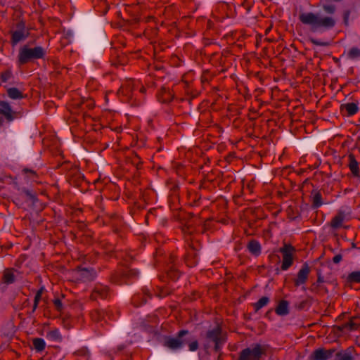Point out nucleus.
I'll list each match as a JSON object with an SVG mask.
<instances>
[{"label":"nucleus","instance_id":"obj_54","mask_svg":"<svg viewBox=\"0 0 360 360\" xmlns=\"http://www.w3.org/2000/svg\"><path fill=\"white\" fill-rule=\"evenodd\" d=\"M337 328H338V330L339 331H340V332H343L345 329H347V328L346 323H344V324H342V325H341V326H337Z\"/></svg>","mask_w":360,"mask_h":360},{"label":"nucleus","instance_id":"obj_19","mask_svg":"<svg viewBox=\"0 0 360 360\" xmlns=\"http://www.w3.org/2000/svg\"><path fill=\"white\" fill-rule=\"evenodd\" d=\"M163 15L167 20H172L173 19H177L178 10L174 5H169L165 7Z\"/></svg>","mask_w":360,"mask_h":360},{"label":"nucleus","instance_id":"obj_29","mask_svg":"<svg viewBox=\"0 0 360 360\" xmlns=\"http://www.w3.org/2000/svg\"><path fill=\"white\" fill-rule=\"evenodd\" d=\"M143 295L136 294L133 296L132 303L134 304V306H141V304L147 302V299L146 297V292L143 291Z\"/></svg>","mask_w":360,"mask_h":360},{"label":"nucleus","instance_id":"obj_35","mask_svg":"<svg viewBox=\"0 0 360 360\" xmlns=\"http://www.w3.org/2000/svg\"><path fill=\"white\" fill-rule=\"evenodd\" d=\"M78 107L80 108H84L85 106L88 109H92L94 107V101L91 98L83 99L82 101L77 104Z\"/></svg>","mask_w":360,"mask_h":360},{"label":"nucleus","instance_id":"obj_15","mask_svg":"<svg viewBox=\"0 0 360 360\" xmlns=\"http://www.w3.org/2000/svg\"><path fill=\"white\" fill-rule=\"evenodd\" d=\"M79 276L82 278L85 281H91L95 279L96 277V272L92 268L86 269V268H79Z\"/></svg>","mask_w":360,"mask_h":360},{"label":"nucleus","instance_id":"obj_51","mask_svg":"<svg viewBox=\"0 0 360 360\" xmlns=\"http://www.w3.org/2000/svg\"><path fill=\"white\" fill-rule=\"evenodd\" d=\"M342 255L341 254H338L333 257V262L335 264H338L342 261Z\"/></svg>","mask_w":360,"mask_h":360},{"label":"nucleus","instance_id":"obj_50","mask_svg":"<svg viewBox=\"0 0 360 360\" xmlns=\"http://www.w3.org/2000/svg\"><path fill=\"white\" fill-rule=\"evenodd\" d=\"M89 353V351L86 348H82L77 351H76L74 354L79 356H85Z\"/></svg>","mask_w":360,"mask_h":360},{"label":"nucleus","instance_id":"obj_30","mask_svg":"<svg viewBox=\"0 0 360 360\" xmlns=\"http://www.w3.org/2000/svg\"><path fill=\"white\" fill-rule=\"evenodd\" d=\"M47 338L53 341L60 342L62 340V336L58 329L55 328L47 333Z\"/></svg>","mask_w":360,"mask_h":360},{"label":"nucleus","instance_id":"obj_57","mask_svg":"<svg viewBox=\"0 0 360 360\" xmlns=\"http://www.w3.org/2000/svg\"><path fill=\"white\" fill-rule=\"evenodd\" d=\"M176 256H174V255H170V257H169V262H170L171 264H174V262H175V260H176Z\"/></svg>","mask_w":360,"mask_h":360},{"label":"nucleus","instance_id":"obj_4","mask_svg":"<svg viewBox=\"0 0 360 360\" xmlns=\"http://www.w3.org/2000/svg\"><path fill=\"white\" fill-rule=\"evenodd\" d=\"M205 338L207 341L214 343V350L216 352L221 351L222 346L226 341V335L223 334L222 328L219 325L207 330L205 334Z\"/></svg>","mask_w":360,"mask_h":360},{"label":"nucleus","instance_id":"obj_25","mask_svg":"<svg viewBox=\"0 0 360 360\" xmlns=\"http://www.w3.org/2000/svg\"><path fill=\"white\" fill-rule=\"evenodd\" d=\"M309 290L312 292L317 293V294H319V293L327 294L328 292V290L326 286H324L323 285H320V284L317 283L316 282L313 283L311 285V286L309 288Z\"/></svg>","mask_w":360,"mask_h":360},{"label":"nucleus","instance_id":"obj_42","mask_svg":"<svg viewBox=\"0 0 360 360\" xmlns=\"http://www.w3.org/2000/svg\"><path fill=\"white\" fill-rule=\"evenodd\" d=\"M356 317H352L349 322L346 323L347 328L349 330H354L357 328V324L354 322Z\"/></svg>","mask_w":360,"mask_h":360},{"label":"nucleus","instance_id":"obj_52","mask_svg":"<svg viewBox=\"0 0 360 360\" xmlns=\"http://www.w3.org/2000/svg\"><path fill=\"white\" fill-rule=\"evenodd\" d=\"M169 291L167 289H161L158 296L160 297H165L169 294Z\"/></svg>","mask_w":360,"mask_h":360},{"label":"nucleus","instance_id":"obj_48","mask_svg":"<svg viewBox=\"0 0 360 360\" xmlns=\"http://www.w3.org/2000/svg\"><path fill=\"white\" fill-rule=\"evenodd\" d=\"M41 298V296H40L39 294L36 293V295L34 296V299L32 312H34L36 310V309L37 308Z\"/></svg>","mask_w":360,"mask_h":360},{"label":"nucleus","instance_id":"obj_13","mask_svg":"<svg viewBox=\"0 0 360 360\" xmlns=\"http://www.w3.org/2000/svg\"><path fill=\"white\" fill-rule=\"evenodd\" d=\"M345 218V214L343 211H338L337 214L331 219L330 226L333 229H338L342 226L343 221Z\"/></svg>","mask_w":360,"mask_h":360},{"label":"nucleus","instance_id":"obj_22","mask_svg":"<svg viewBox=\"0 0 360 360\" xmlns=\"http://www.w3.org/2000/svg\"><path fill=\"white\" fill-rule=\"evenodd\" d=\"M14 269H6L4 271L2 281L6 284H11L15 282Z\"/></svg>","mask_w":360,"mask_h":360},{"label":"nucleus","instance_id":"obj_60","mask_svg":"<svg viewBox=\"0 0 360 360\" xmlns=\"http://www.w3.org/2000/svg\"><path fill=\"white\" fill-rule=\"evenodd\" d=\"M139 91L142 94H145L146 91V89L143 86H141L139 89Z\"/></svg>","mask_w":360,"mask_h":360},{"label":"nucleus","instance_id":"obj_33","mask_svg":"<svg viewBox=\"0 0 360 360\" xmlns=\"http://www.w3.org/2000/svg\"><path fill=\"white\" fill-rule=\"evenodd\" d=\"M22 191L27 196V199L30 200L33 204H34L38 200L37 194L32 192V191H30L26 188H22Z\"/></svg>","mask_w":360,"mask_h":360},{"label":"nucleus","instance_id":"obj_55","mask_svg":"<svg viewBox=\"0 0 360 360\" xmlns=\"http://www.w3.org/2000/svg\"><path fill=\"white\" fill-rule=\"evenodd\" d=\"M206 75H207V73H203V75L201 77V81L202 83H204L205 82H208V79L207 78Z\"/></svg>","mask_w":360,"mask_h":360},{"label":"nucleus","instance_id":"obj_61","mask_svg":"<svg viewBox=\"0 0 360 360\" xmlns=\"http://www.w3.org/2000/svg\"><path fill=\"white\" fill-rule=\"evenodd\" d=\"M131 21V24L132 23H136V22H139V19L138 18H134Z\"/></svg>","mask_w":360,"mask_h":360},{"label":"nucleus","instance_id":"obj_8","mask_svg":"<svg viewBox=\"0 0 360 360\" xmlns=\"http://www.w3.org/2000/svg\"><path fill=\"white\" fill-rule=\"evenodd\" d=\"M336 352V349H326L324 347H320L315 349L310 355V360H327L332 357Z\"/></svg>","mask_w":360,"mask_h":360},{"label":"nucleus","instance_id":"obj_39","mask_svg":"<svg viewBox=\"0 0 360 360\" xmlns=\"http://www.w3.org/2000/svg\"><path fill=\"white\" fill-rule=\"evenodd\" d=\"M348 57L354 59L360 57V49L357 47H352L348 52Z\"/></svg>","mask_w":360,"mask_h":360},{"label":"nucleus","instance_id":"obj_49","mask_svg":"<svg viewBox=\"0 0 360 360\" xmlns=\"http://www.w3.org/2000/svg\"><path fill=\"white\" fill-rule=\"evenodd\" d=\"M11 77V72L10 71H6L1 73V78L2 82H7Z\"/></svg>","mask_w":360,"mask_h":360},{"label":"nucleus","instance_id":"obj_41","mask_svg":"<svg viewBox=\"0 0 360 360\" xmlns=\"http://www.w3.org/2000/svg\"><path fill=\"white\" fill-rule=\"evenodd\" d=\"M323 9L328 14H334L336 11V6L333 4L323 5Z\"/></svg>","mask_w":360,"mask_h":360},{"label":"nucleus","instance_id":"obj_37","mask_svg":"<svg viewBox=\"0 0 360 360\" xmlns=\"http://www.w3.org/2000/svg\"><path fill=\"white\" fill-rule=\"evenodd\" d=\"M348 281L351 283H360V271H353L348 275Z\"/></svg>","mask_w":360,"mask_h":360},{"label":"nucleus","instance_id":"obj_59","mask_svg":"<svg viewBox=\"0 0 360 360\" xmlns=\"http://www.w3.org/2000/svg\"><path fill=\"white\" fill-rule=\"evenodd\" d=\"M213 25H214L213 22L210 20H207V28L211 29L213 27Z\"/></svg>","mask_w":360,"mask_h":360},{"label":"nucleus","instance_id":"obj_5","mask_svg":"<svg viewBox=\"0 0 360 360\" xmlns=\"http://www.w3.org/2000/svg\"><path fill=\"white\" fill-rule=\"evenodd\" d=\"M266 347L260 344L253 345L252 347H247L240 351L238 360H260L266 354Z\"/></svg>","mask_w":360,"mask_h":360},{"label":"nucleus","instance_id":"obj_32","mask_svg":"<svg viewBox=\"0 0 360 360\" xmlns=\"http://www.w3.org/2000/svg\"><path fill=\"white\" fill-rule=\"evenodd\" d=\"M269 302L267 297H261L256 303L253 304L255 311H258L261 308L266 306Z\"/></svg>","mask_w":360,"mask_h":360},{"label":"nucleus","instance_id":"obj_34","mask_svg":"<svg viewBox=\"0 0 360 360\" xmlns=\"http://www.w3.org/2000/svg\"><path fill=\"white\" fill-rule=\"evenodd\" d=\"M335 357L337 360H354L350 354L344 351L336 352Z\"/></svg>","mask_w":360,"mask_h":360},{"label":"nucleus","instance_id":"obj_58","mask_svg":"<svg viewBox=\"0 0 360 360\" xmlns=\"http://www.w3.org/2000/svg\"><path fill=\"white\" fill-rule=\"evenodd\" d=\"M44 286H42V287H41V288L37 290V294H39V295H40V296H41V295H42V294H43V292H44Z\"/></svg>","mask_w":360,"mask_h":360},{"label":"nucleus","instance_id":"obj_28","mask_svg":"<svg viewBox=\"0 0 360 360\" xmlns=\"http://www.w3.org/2000/svg\"><path fill=\"white\" fill-rule=\"evenodd\" d=\"M34 348L37 352H42L46 347V343L42 338H36L32 340Z\"/></svg>","mask_w":360,"mask_h":360},{"label":"nucleus","instance_id":"obj_63","mask_svg":"<svg viewBox=\"0 0 360 360\" xmlns=\"http://www.w3.org/2000/svg\"><path fill=\"white\" fill-rule=\"evenodd\" d=\"M271 313V310H269L266 313V316H269V314Z\"/></svg>","mask_w":360,"mask_h":360},{"label":"nucleus","instance_id":"obj_46","mask_svg":"<svg viewBox=\"0 0 360 360\" xmlns=\"http://www.w3.org/2000/svg\"><path fill=\"white\" fill-rule=\"evenodd\" d=\"M350 15V11L346 10L343 13V22L346 27L349 26V18Z\"/></svg>","mask_w":360,"mask_h":360},{"label":"nucleus","instance_id":"obj_31","mask_svg":"<svg viewBox=\"0 0 360 360\" xmlns=\"http://www.w3.org/2000/svg\"><path fill=\"white\" fill-rule=\"evenodd\" d=\"M105 312L103 310L95 309L91 312V317L94 321H100L105 316Z\"/></svg>","mask_w":360,"mask_h":360},{"label":"nucleus","instance_id":"obj_9","mask_svg":"<svg viewBox=\"0 0 360 360\" xmlns=\"http://www.w3.org/2000/svg\"><path fill=\"white\" fill-rule=\"evenodd\" d=\"M110 292V288L108 285L101 283H96L91 294V299L92 300H97L98 299H106Z\"/></svg>","mask_w":360,"mask_h":360},{"label":"nucleus","instance_id":"obj_56","mask_svg":"<svg viewBox=\"0 0 360 360\" xmlns=\"http://www.w3.org/2000/svg\"><path fill=\"white\" fill-rule=\"evenodd\" d=\"M183 231L184 233H188L189 234L192 233V231L191 230V228L189 226L184 228Z\"/></svg>","mask_w":360,"mask_h":360},{"label":"nucleus","instance_id":"obj_2","mask_svg":"<svg viewBox=\"0 0 360 360\" xmlns=\"http://www.w3.org/2000/svg\"><path fill=\"white\" fill-rule=\"evenodd\" d=\"M188 345L189 350L195 352L199 348L198 340L191 335L188 330H180L176 336H167L164 339L163 345L168 349L175 351L182 349Z\"/></svg>","mask_w":360,"mask_h":360},{"label":"nucleus","instance_id":"obj_3","mask_svg":"<svg viewBox=\"0 0 360 360\" xmlns=\"http://www.w3.org/2000/svg\"><path fill=\"white\" fill-rule=\"evenodd\" d=\"M46 51L41 46L29 48L27 45L23 46L19 50L18 56L19 65H25L35 59L44 58Z\"/></svg>","mask_w":360,"mask_h":360},{"label":"nucleus","instance_id":"obj_23","mask_svg":"<svg viewBox=\"0 0 360 360\" xmlns=\"http://www.w3.org/2000/svg\"><path fill=\"white\" fill-rule=\"evenodd\" d=\"M275 311L279 316H285L288 314V302L286 300L280 301L275 309Z\"/></svg>","mask_w":360,"mask_h":360},{"label":"nucleus","instance_id":"obj_64","mask_svg":"<svg viewBox=\"0 0 360 360\" xmlns=\"http://www.w3.org/2000/svg\"><path fill=\"white\" fill-rule=\"evenodd\" d=\"M221 354H219V356H218L217 360H221Z\"/></svg>","mask_w":360,"mask_h":360},{"label":"nucleus","instance_id":"obj_38","mask_svg":"<svg viewBox=\"0 0 360 360\" xmlns=\"http://www.w3.org/2000/svg\"><path fill=\"white\" fill-rule=\"evenodd\" d=\"M167 276L173 280L175 281L179 278L180 274L179 272L175 269L173 266H172L169 269V270L167 271Z\"/></svg>","mask_w":360,"mask_h":360},{"label":"nucleus","instance_id":"obj_18","mask_svg":"<svg viewBox=\"0 0 360 360\" xmlns=\"http://www.w3.org/2000/svg\"><path fill=\"white\" fill-rule=\"evenodd\" d=\"M173 98V94L168 88L162 87L158 94V99L162 103H169Z\"/></svg>","mask_w":360,"mask_h":360},{"label":"nucleus","instance_id":"obj_11","mask_svg":"<svg viewBox=\"0 0 360 360\" xmlns=\"http://www.w3.org/2000/svg\"><path fill=\"white\" fill-rule=\"evenodd\" d=\"M109 281L111 283L115 285H122L126 283V281L124 278V276L121 270V269L115 270L111 273Z\"/></svg>","mask_w":360,"mask_h":360},{"label":"nucleus","instance_id":"obj_24","mask_svg":"<svg viewBox=\"0 0 360 360\" xmlns=\"http://www.w3.org/2000/svg\"><path fill=\"white\" fill-rule=\"evenodd\" d=\"M349 167L352 172V173L356 176H358L359 174V164L357 161L356 160L354 155L353 154H350L349 155Z\"/></svg>","mask_w":360,"mask_h":360},{"label":"nucleus","instance_id":"obj_27","mask_svg":"<svg viewBox=\"0 0 360 360\" xmlns=\"http://www.w3.org/2000/svg\"><path fill=\"white\" fill-rule=\"evenodd\" d=\"M123 275L124 276L125 281H127L128 279L136 278L139 275V271L134 269H121Z\"/></svg>","mask_w":360,"mask_h":360},{"label":"nucleus","instance_id":"obj_53","mask_svg":"<svg viewBox=\"0 0 360 360\" xmlns=\"http://www.w3.org/2000/svg\"><path fill=\"white\" fill-rule=\"evenodd\" d=\"M310 41L314 45H317V46H326V43L320 42L318 40L314 39H311Z\"/></svg>","mask_w":360,"mask_h":360},{"label":"nucleus","instance_id":"obj_44","mask_svg":"<svg viewBox=\"0 0 360 360\" xmlns=\"http://www.w3.org/2000/svg\"><path fill=\"white\" fill-rule=\"evenodd\" d=\"M53 304L55 306L56 309L60 312L63 310V304L61 300L59 298H56L53 300Z\"/></svg>","mask_w":360,"mask_h":360},{"label":"nucleus","instance_id":"obj_12","mask_svg":"<svg viewBox=\"0 0 360 360\" xmlns=\"http://www.w3.org/2000/svg\"><path fill=\"white\" fill-rule=\"evenodd\" d=\"M0 114L4 115L8 121L14 119L13 112L10 105L6 101H0Z\"/></svg>","mask_w":360,"mask_h":360},{"label":"nucleus","instance_id":"obj_43","mask_svg":"<svg viewBox=\"0 0 360 360\" xmlns=\"http://www.w3.org/2000/svg\"><path fill=\"white\" fill-rule=\"evenodd\" d=\"M22 172L24 174H27V176L30 177V178L34 179V178L37 177V174L36 172L32 170V169H27V168H24L22 170Z\"/></svg>","mask_w":360,"mask_h":360},{"label":"nucleus","instance_id":"obj_10","mask_svg":"<svg viewBox=\"0 0 360 360\" xmlns=\"http://www.w3.org/2000/svg\"><path fill=\"white\" fill-rule=\"evenodd\" d=\"M310 273V269L307 264H303L302 268L297 273V278L294 281L295 285L298 287L301 285L304 284L307 279L309 274Z\"/></svg>","mask_w":360,"mask_h":360},{"label":"nucleus","instance_id":"obj_36","mask_svg":"<svg viewBox=\"0 0 360 360\" xmlns=\"http://www.w3.org/2000/svg\"><path fill=\"white\" fill-rule=\"evenodd\" d=\"M117 257L123 259L126 264L130 262L133 259V255L127 252H120L116 255Z\"/></svg>","mask_w":360,"mask_h":360},{"label":"nucleus","instance_id":"obj_7","mask_svg":"<svg viewBox=\"0 0 360 360\" xmlns=\"http://www.w3.org/2000/svg\"><path fill=\"white\" fill-rule=\"evenodd\" d=\"M16 30L11 31V43L13 46L16 45L21 41L26 39L29 35V30L26 29L25 22L24 20H20L15 25Z\"/></svg>","mask_w":360,"mask_h":360},{"label":"nucleus","instance_id":"obj_1","mask_svg":"<svg viewBox=\"0 0 360 360\" xmlns=\"http://www.w3.org/2000/svg\"><path fill=\"white\" fill-rule=\"evenodd\" d=\"M300 21L309 25L312 32L328 30L333 28L336 24L334 18L331 16H322L318 13L302 12L299 14Z\"/></svg>","mask_w":360,"mask_h":360},{"label":"nucleus","instance_id":"obj_17","mask_svg":"<svg viewBox=\"0 0 360 360\" xmlns=\"http://www.w3.org/2000/svg\"><path fill=\"white\" fill-rule=\"evenodd\" d=\"M247 248L249 252L254 256L257 257L261 254V245L256 240H250L247 245Z\"/></svg>","mask_w":360,"mask_h":360},{"label":"nucleus","instance_id":"obj_6","mask_svg":"<svg viewBox=\"0 0 360 360\" xmlns=\"http://www.w3.org/2000/svg\"><path fill=\"white\" fill-rule=\"evenodd\" d=\"M278 251L281 253L283 258L281 268L283 271H286L293 264L296 249L290 244L284 243Z\"/></svg>","mask_w":360,"mask_h":360},{"label":"nucleus","instance_id":"obj_21","mask_svg":"<svg viewBox=\"0 0 360 360\" xmlns=\"http://www.w3.org/2000/svg\"><path fill=\"white\" fill-rule=\"evenodd\" d=\"M135 88V84L133 80H128L123 84L120 89V91L122 92V94H124L127 96H131L132 91Z\"/></svg>","mask_w":360,"mask_h":360},{"label":"nucleus","instance_id":"obj_14","mask_svg":"<svg viewBox=\"0 0 360 360\" xmlns=\"http://www.w3.org/2000/svg\"><path fill=\"white\" fill-rule=\"evenodd\" d=\"M198 254L194 248H191L185 256V262L189 267L195 266L198 263Z\"/></svg>","mask_w":360,"mask_h":360},{"label":"nucleus","instance_id":"obj_20","mask_svg":"<svg viewBox=\"0 0 360 360\" xmlns=\"http://www.w3.org/2000/svg\"><path fill=\"white\" fill-rule=\"evenodd\" d=\"M340 110L342 111L344 110H346L348 116H352L355 115L358 110L359 107L358 104L355 103H344L340 105Z\"/></svg>","mask_w":360,"mask_h":360},{"label":"nucleus","instance_id":"obj_45","mask_svg":"<svg viewBox=\"0 0 360 360\" xmlns=\"http://www.w3.org/2000/svg\"><path fill=\"white\" fill-rule=\"evenodd\" d=\"M316 274H317V280L316 283L322 285L324 282H326V281L324 279L323 276L322 275V273L320 269L316 270Z\"/></svg>","mask_w":360,"mask_h":360},{"label":"nucleus","instance_id":"obj_16","mask_svg":"<svg viewBox=\"0 0 360 360\" xmlns=\"http://www.w3.org/2000/svg\"><path fill=\"white\" fill-rule=\"evenodd\" d=\"M311 207L313 209H316L321 207L323 205L322 201V195L321 192L318 190H313L311 191Z\"/></svg>","mask_w":360,"mask_h":360},{"label":"nucleus","instance_id":"obj_62","mask_svg":"<svg viewBox=\"0 0 360 360\" xmlns=\"http://www.w3.org/2000/svg\"><path fill=\"white\" fill-rule=\"evenodd\" d=\"M77 173V175H78V179H82L83 178V176H81V174L79 172H78V171L76 172Z\"/></svg>","mask_w":360,"mask_h":360},{"label":"nucleus","instance_id":"obj_40","mask_svg":"<svg viewBox=\"0 0 360 360\" xmlns=\"http://www.w3.org/2000/svg\"><path fill=\"white\" fill-rule=\"evenodd\" d=\"M309 302L307 300H302L301 302H297L295 304V307L298 310L304 309L307 307H309Z\"/></svg>","mask_w":360,"mask_h":360},{"label":"nucleus","instance_id":"obj_47","mask_svg":"<svg viewBox=\"0 0 360 360\" xmlns=\"http://www.w3.org/2000/svg\"><path fill=\"white\" fill-rule=\"evenodd\" d=\"M269 259L271 262H275L276 264L280 262V257L276 253H271L269 255Z\"/></svg>","mask_w":360,"mask_h":360},{"label":"nucleus","instance_id":"obj_26","mask_svg":"<svg viewBox=\"0 0 360 360\" xmlns=\"http://www.w3.org/2000/svg\"><path fill=\"white\" fill-rule=\"evenodd\" d=\"M7 94L12 99H20L24 98L23 94L17 88L12 87L7 89Z\"/></svg>","mask_w":360,"mask_h":360}]
</instances>
